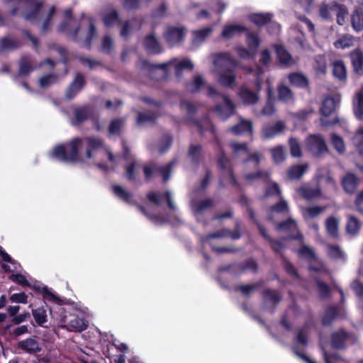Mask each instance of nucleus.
<instances>
[{
  "label": "nucleus",
  "instance_id": "obj_56",
  "mask_svg": "<svg viewBox=\"0 0 363 363\" xmlns=\"http://www.w3.org/2000/svg\"><path fill=\"white\" fill-rule=\"evenodd\" d=\"M269 242L273 252L279 255L281 258L284 259V255L283 252L286 247L285 244L281 240L274 238L270 239Z\"/></svg>",
  "mask_w": 363,
  "mask_h": 363
},
{
  "label": "nucleus",
  "instance_id": "obj_51",
  "mask_svg": "<svg viewBox=\"0 0 363 363\" xmlns=\"http://www.w3.org/2000/svg\"><path fill=\"white\" fill-rule=\"evenodd\" d=\"M357 101L354 103V113L356 118L360 121L363 120V91H359L356 94Z\"/></svg>",
  "mask_w": 363,
  "mask_h": 363
},
{
  "label": "nucleus",
  "instance_id": "obj_49",
  "mask_svg": "<svg viewBox=\"0 0 363 363\" xmlns=\"http://www.w3.org/2000/svg\"><path fill=\"white\" fill-rule=\"evenodd\" d=\"M262 296L264 300L269 301L274 304L279 303L281 300V296L275 290L265 289L262 292Z\"/></svg>",
  "mask_w": 363,
  "mask_h": 363
},
{
  "label": "nucleus",
  "instance_id": "obj_32",
  "mask_svg": "<svg viewBox=\"0 0 363 363\" xmlns=\"http://www.w3.org/2000/svg\"><path fill=\"white\" fill-rule=\"evenodd\" d=\"M277 99L283 103H288L294 100V94L291 89L284 84H279L277 88Z\"/></svg>",
  "mask_w": 363,
  "mask_h": 363
},
{
  "label": "nucleus",
  "instance_id": "obj_2",
  "mask_svg": "<svg viewBox=\"0 0 363 363\" xmlns=\"http://www.w3.org/2000/svg\"><path fill=\"white\" fill-rule=\"evenodd\" d=\"M213 62L216 66L225 67V72L221 73L218 77V82L224 87L233 88L236 84V76L234 70L238 67V62L228 52H218L215 54Z\"/></svg>",
  "mask_w": 363,
  "mask_h": 363
},
{
  "label": "nucleus",
  "instance_id": "obj_31",
  "mask_svg": "<svg viewBox=\"0 0 363 363\" xmlns=\"http://www.w3.org/2000/svg\"><path fill=\"white\" fill-rule=\"evenodd\" d=\"M273 17L271 13H255L249 16V20L258 27L267 25Z\"/></svg>",
  "mask_w": 363,
  "mask_h": 363
},
{
  "label": "nucleus",
  "instance_id": "obj_48",
  "mask_svg": "<svg viewBox=\"0 0 363 363\" xmlns=\"http://www.w3.org/2000/svg\"><path fill=\"white\" fill-rule=\"evenodd\" d=\"M335 3V1H333L330 4L323 3L320 5L318 13L321 18L324 20L332 19L330 11H334Z\"/></svg>",
  "mask_w": 363,
  "mask_h": 363
},
{
  "label": "nucleus",
  "instance_id": "obj_38",
  "mask_svg": "<svg viewBox=\"0 0 363 363\" xmlns=\"http://www.w3.org/2000/svg\"><path fill=\"white\" fill-rule=\"evenodd\" d=\"M213 28L211 26L204 27L193 31V43H201L211 35Z\"/></svg>",
  "mask_w": 363,
  "mask_h": 363
},
{
  "label": "nucleus",
  "instance_id": "obj_27",
  "mask_svg": "<svg viewBox=\"0 0 363 363\" xmlns=\"http://www.w3.org/2000/svg\"><path fill=\"white\" fill-rule=\"evenodd\" d=\"M230 131L234 135L249 134L253 133L252 123L250 121L242 119L238 123L230 128Z\"/></svg>",
  "mask_w": 363,
  "mask_h": 363
},
{
  "label": "nucleus",
  "instance_id": "obj_19",
  "mask_svg": "<svg viewBox=\"0 0 363 363\" xmlns=\"http://www.w3.org/2000/svg\"><path fill=\"white\" fill-rule=\"evenodd\" d=\"M277 59L281 65L289 67L295 64L292 55L283 45L274 44L273 45Z\"/></svg>",
  "mask_w": 363,
  "mask_h": 363
},
{
  "label": "nucleus",
  "instance_id": "obj_26",
  "mask_svg": "<svg viewBox=\"0 0 363 363\" xmlns=\"http://www.w3.org/2000/svg\"><path fill=\"white\" fill-rule=\"evenodd\" d=\"M206 85V81L201 74H196L190 82L185 83L186 90L191 94H197Z\"/></svg>",
  "mask_w": 363,
  "mask_h": 363
},
{
  "label": "nucleus",
  "instance_id": "obj_52",
  "mask_svg": "<svg viewBox=\"0 0 363 363\" xmlns=\"http://www.w3.org/2000/svg\"><path fill=\"white\" fill-rule=\"evenodd\" d=\"M238 269L240 272H245L247 271H251L252 272H257L258 270V264L256 260L253 258H249L238 264Z\"/></svg>",
  "mask_w": 363,
  "mask_h": 363
},
{
  "label": "nucleus",
  "instance_id": "obj_22",
  "mask_svg": "<svg viewBox=\"0 0 363 363\" xmlns=\"http://www.w3.org/2000/svg\"><path fill=\"white\" fill-rule=\"evenodd\" d=\"M239 97L246 105H254L258 102L259 99L258 92L253 91L244 86L239 88Z\"/></svg>",
  "mask_w": 363,
  "mask_h": 363
},
{
  "label": "nucleus",
  "instance_id": "obj_46",
  "mask_svg": "<svg viewBox=\"0 0 363 363\" xmlns=\"http://www.w3.org/2000/svg\"><path fill=\"white\" fill-rule=\"evenodd\" d=\"M32 315L35 323L41 327L48 321L47 311L43 306L32 310Z\"/></svg>",
  "mask_w": 363,
  "mask_h": 363
},
{
  "label": "nucleus",
  "instance_id": "obj_28",
  "mask_svg": "<svg viewBox=\"0 0 363 363\" xmlns=\"http://www.w3.org/2000/svg\"><path fill=\"white\" fill-rule=\"evenodd\" d=\"M247 31H248V28L243 25L230 24L223 27L221 36L225 39H230L238 33Z\"/></svg>",
  "mask_w": 363,
  "mask_h": 363
},
{
  "label": "nucleus",
  "instance_id": "obj_61",
  "mask_svg": "<svg viewBox=\"0 0 363 363\" xmlns=\"http://www.w3.org/2000/svg\"><path fill=\"white\" fill-rule=\"evenodd\" d=\"M323 357L325 363H337L338 362H345V359L337 353L329 352L325 349H323Z\"/></svg>",
  "mask_w": 363,
  "mask_h": 363
},
{
  "label": "nucleus",
  "instance_id": "obj_37",
  "mask_svg": "<svg viewBox=\"0 0 363 363\" xmlns=\"http://www.w3.org/2000/svg\"><path fill=\"white\" fill-rule=\"evenodd\" d=\"M339 221L334 216L328 217L325 220V228L328 235L333 238H338Z\"/></svg>",
  "mask_w": 363,
  "mask_h": 363
},
{
  "label": "nucleus",
  "instance_id": "obj_36",
  "mask_svg": "<svg viewBox=\"0 0 363 363\" xmlns=\"http://www.w3.org/2000/svg\"><path fill=\"white\" fill-rule=\"evenodd\" d=\"M19 347L28 353H36L41 350L39 343L33 338H27L19 342Z\"/></svg>",
  "mask_w": 363,
  "mask_h": 363
},
{
  "label": "nucleus",
  "instance_id": "obj_24",
  "mask_svg": "<svg viewBox=\"0 0 363 363\" xmlns=\"http://www.w3.org/2000/svg\"><path fill=\"white\" fill-rule=\"evenodd\" d=\"M173 60H175L173 64L174 74L178 79L183 77L184 71H191L194 69V64L189 59L185 58L180 61H177V59H173Z\"/></svg>",
  "mask_w": 363,
  "mask_h": 363
},
{
  "label": "nucleus",
  "instance_id": "obj_4",
  "mask_svg": "<svg viewBox=\"0 0 363 363\" xmlns=\"http://www.w3.org/2000/svg\"><path fill=\"white\" fill-rule=\"evenodd\" d=\"M186 29L183 26H169L163 33V38L169 47L181 45L185 38Z\"/></svg>",
  "mask_w": 363,
  "mask_h": 363
},
{
  "label": "nucleus",
  "instance_id": "obj_29",
  "mask_svg": "<svg viewBox=\"0 0 363 363\" xmlns=\"http://www.w3.org/2000/svg\"><path fill=\"white\" fill-rule=\"evenodd\" d=\"M86 141L87 143L86 157L87 159H91L93 157L92 152L101 149L104 145V142L102 139L94 136L87 137Z\"/></svg>",
  "mask_w": 363,
  "mask_h": 363
},
{
  "label": "nucleus",
  "instance_id": "obj_59",
  "mask_svg": "<svg viewBox=\"0 0 363 363\" xmlns=\"http://www.w3.org/2000/svg\"><path fill=\"white\" fill-rule=\"evenodd\" d=\"M32 71L33 67L30 61L26 57L21 58L19 62V75L27 76Z\"/></svg>",
  "mask_w": 363,
  "mask_h": 363
},
{
  "label": "nucleus",
  "instance_id": "obj_18",
  "mask_svg": "<svg viewBox=\"0 0 363 363\" xmlns=\"http://www.w3.org/2000/svg\"><path fill=\"white\" fill-rule=\"evenodd\" d=\"M290 84L296 88L309 89L310 82L306 75L301 72H294L287 76Z\"/></svg>",
  "mask_w": 363,
  "mask_h": 363
},
{
  "label": "nucleus",
  "instance_id": "obj_15",
  "mask_svg": "<svg viewBox=\"0 0 363 363\" xmlns=\"http://www.w3.org/2000/svg\"><path fill=\"white\" fill-rule=\"evenodd\" d=\"M354 73L358 76H363V51L360 48L352 50L349 54Z\"/></svg>",
  "mask_w": 363,
  "mask_h": 363
},
{
  "label": "nucleus",
  "instance_id": "obj_54",
  "mask_svg": "<svg viewBox=\"0 0 363 363\" xmlns=\"http://www.w3.org/2000/svg\"><path fill=\"white\" fill-rule=\"evenodd\" d=\"M298 255L299 257L306 259L308 262L315 261L317 259L314 250L307 245L301 247L298 250Z\"/></svg>",
  "mask_w": 363,
  "mask_h": 363
},
{
  "label": "nucleus",
  "instance_id": "obj_42",
  "mask_svg": "<svg viewBox=\"0 0 363 363\" xmlns=\"http://www.w3.org/2000/svg\"><path fill=\"white\" fill-rule=\"evenodd\" d=\"M112 191L116 196L127 203H132V194L120 185L113 184Z\"/></svg>",
  "mask_w": 363,
  "mask_h": 363
},
{
  "label": "nucleus",
  "instance_id": "obj_35",
  "mask_svg": "<svg viewBox=\"0 0 363 363\" xmlns=\"http://www.w3.org/2000/svg\"><path fill=\"white\" fill-rule=\"evenodd\" d=\"M351 24L354 30L357 33L363 30V11L361 9H355L351 16Z\"/></svg>",
  "mask_w": 363,
  "mask_h": 363
},
{
  "label": "nucleus",
  "instance_id": "obj_45",
  "mask_svg": "<svg viewBox=\"0 0 363 363\" xmlns=\"http://www.w3.org/2000/svg\"><path fill=\"white\" fill-rule=\"evenodd\" d=\"M263 285V281H259L252 284L238 285L235 287V291H239L245 296H249L253 291H257Z\"/></svg>",
  "mask_w": 363,
  "mask_h": 363
},
{
  "label": "nucleus",
  "instance_id": "obj_39",
  "mask_svg": "<svg viewBox=\"0 0 363 363\" xmlns=\"http://www.w3.org/2000/svg\"><path fill=\"white\" fill-rule=\"evenodd\" d=\"M308 169L306 164L291 166L287 171L288 177L291 180L300 179Z\"/></svg>",
  "mask_w": 363,
  "mask_h": 363
},
{
  "label": "nucleus",
  "instance_id": "obj_1",
  "mask_svg": "<svg viewBox=\"0 0 363 363\" xmlns=\"http://www.w3.org/2000/svg\"><path fill=\"white\" fill-rule=\"evenodd\" d=\"M3 4L11 16H21L31 23L38 19L43 5L40 0H3Z\"/></svg>",
  "mask_w": 363,
  "mask_h": 363
},
{
  "label": "nucleus",
  "instance_id": "obj_30",
  "mask_svg": "<svg viewBox=\"0 0 363 363\" xmlns=\"http://www.w3.org/2000/svg\"><path fill=\"white\" fill-rule=\"evenodd\" d=\"M188 157L191 164L197 167L203 160L201 145L199 144L190 145L188 150Z\"/></svg>",
  "mask_w": 363,
  "mask_h": 363
},
{
  "label": "nucleus",
  "instance_id": "obj_40",
  "mask_svg": "<svg viewBox=\"0 0 363 363\" xmlns=\"http://www.w3.org/2000/svg\"><path fill=\"white\" fill-rule=\"evenodd\" d=\"M87 325L83 318H80L78 316L73 317L72 319L67 322V328L69 331L81 332L86 330Z\"/></svg>",
  "mask_w": 363,
  "mask_h": 363
},
{
  "label": "nucleus",
  "instance_id": "obj_50",
  "mask_svg": "<svg viewBox=\"0 0 363 363\" xmlns=\"http://www.w3.org/2000/svg\"><path fill=\"white\" fill-rule=\"evenodd\" d=\"M125 119L123 118H116L111 121L108 125V132L112 135H119L124 127Z\"/></svg>",
  "mask_w": 363,
  "mask_h": 363
},
{
  "label": "nucleus",
  "instance_id": "obj_34",
  "mask_svg": "<svg viewBox=\"0 0 363 363\" xmlns=\"http://www.w3.org/2000/svg\"><path fill=\"white\" fill-rule=\"evenodd\" d=\"M333 74L340 81H345L347 79V69L342 60H335L333 63Z\"/></svg>",
  "mask_w": 363,
  "mask_h": 363
},
{
  "label": "nucleus",
  "instance_id": "obj_62",
  "mask_svg": "<svg viewBox=\"0 0 363 363\" xmlns=\"http://www.w3.org/2000/svg\"><path fill=\"white\" fill-rule=\"evenodd\" d=\"M273 213H281L289 211V206L287 202L282 198H279V201L269 208Z\"/></svg>",
  "mask_w": 363,
  "mask_h": 363
},
{
  "label": "nucleus",
  "instance_id": "obj_63",
  "mask_svg": "<svg viewBox=\"0 0 363 363\" xmlns=\"http://www.w3.org/2000/svg\"><path fill=\"white\" fill-rule=\"evenodd\" d=\"M55 13V7L52 6L49 12L46 16V18L45 19L44 22L43 23L41 26V33H46L48 31L50 30L51 26H52V21L53 18V16Z\"/></svg>",
  "mask_w": 363,
  "mask_h": 363
},
{
  "label": "nucleus",
  "instance_id": "obj_53",
  "mask_svg": "<svg viewBox=\"0 0 363 363\" xmlns=\"http://www.w3.org/2000/svg\"><path fill=\"white\" fill-rule=\"evenodd\" d=\"M102 21L106 27H111L115 23H121L118 12L116 10H112L111 12L105 14Z\"/></svg>",
  "mask_w": 363,
  "mask_h": 363
},
{
  "label": "nucleus",
  "instance_id": "obj_57",
  "mask_svg": "<svg viewBox=\"0 0 363 363\" xmlns=\"http://www.w3.org/2000/svg\"><path fill=\"white\" fill-rule=\"evenodd\" d=\"M289 145L290 148V153L292 157H300L302 156L301 147L298 139L294 138H289Z\"/></svg>",
  "mask_w": 363,
  "mask_h": 363
},
{
  "label": "nucleus",
  "instance_id": "obj_47",
  "mask_svg": "<svg viewBox=\"0 0 363 363\" xmlns=\"http://www.w3.org/2000/svg\"><path fill=\"white\" fill-rule=\"evenodd\" d=\"M246 40L247 48L256 54L261 43V40L258 35L255 33L247 32L246 34Z\"/></svg>",
  "mask_w": 363,
  "mask_h": 363
},
{
  "label": "nucleus",
  "instance_id": "obj_6",
  "mask_svg": "<svg viewBox=\"0 0 363 363\" xmlns=\"http://www.w3.org/2000/svg\"><path fill=\"white\" fill-rule=\"evenodd\" d=\"M277 230L286 234L287 239L303 240V237L298 228L297 223L291 218L279 223L277 225Z\"/></svg>",
  "mask_w": 363,
  "mask_h": 363
},
{
  "label": "nucleus",
  "instance_id": "obj_7",
  "mask_svg": "<svg viewBox=\"0 0 363 363\" xmlns=\"http://www.w3.org/2000/svg\"><path fill=\"white\" fill-rule=\"evenodd\" d=\"M308 150L315 157H319L328 152L323 137L318 134L311 135L307 140Z\"/></svg>",
  "mask_w": 363,
  "mask_h": 363
},
{
  "label": "nucleus",
  "instance_id": "obj_21",
  "mask_svg": "<svg viewBox=\"0 0 363 363\" xmlns=\"http://www.w3.org/2000/svg\"><path fill=\"white\" fill-rule=\"evenodd\" d=\"M213 206L214 200L211 198L191 201V208L195 216L201 215L203 212L212 208Z\"/></svg>",
  "mask_w": 363,
  "mask_h": 363
},
{
  "label": "nucleus",
  "instance_id": "obj_41",
  "mask_svg": "<svg viewBox=\"0 0 363 363\" xmlns=\"http://www.w3.org/2000/svg\"><path fill=\"white\" fill-rule=\"evenodd\" d=\"M334 11L336 13L337 23L343 26L345 23V18L348 14V9L345 4H339L335 1Z\"/></svg>",
  "mask_w": 363,
  "mask_h": 363
},
{
  "label": "nucleus",
  "instance_id": "obj_58",
  "mask_svg": "<svg viewBox=\"0 0 363 363\" xmlns=\"http://www.w3.org/2000/svg\"><path fill=\"white\" fill-rule=\"evenodd\" d=\"M264 197L277 196L279 198L281 197V191L279 184L276 182H273L268 185L264 191Z\"/></svg>",
  "mask_w": 363,
  "mask_h": 363
},
{
  "label": "nucleus",
  "instance_id": "obj_43",
  "mask_svg": "<svg viewBox=\"0 0 363 363\" xmlns=\"http://www.w3.org/2000/svg\"><path fill=\"white\" fill-rule=\"evenodd\" d=\"M361 228V223L359 220L354 216H349L345 230L347 234L351 235H356L358 234Z\"/></svg>",
  "mask_w": 363,
  "mask_h": 363
},
{
  "label": "nucleus",
  "instance_id": "obj_12",
  "mask_svg": "<svg viewBox=\"0 0 363 363\" xmlns=\"http://www.w3.org/2000/svg\"><path fill=\"white\" fill-rule=\"evenodd\" d=\"M64 15L65 20H64L58 27L60 32L65 33L73 41H77L78 34L80 30V26H77L74 29L71 30L69 28V21L72 18V10L67 9L65 10Z\"/></svg>",
  "mask_w": 363,
  "mask_h": 363
},
{
  "label": "nucleus",
  "instance_id": "obj_25",
  "mask_svg": "<svg viewBox=\"0 0 363 363\" xmlns=\"http://www.w3.org/2000/svg\"><path fill=\"white\" fill-rule=\"evenodd\" d=\"M340 314V309L336 306H329L325 310L321 318V323L323 326H330L337 318Z\"/></svg>",
  "mask_w": 363,
  "mask_h": 363
},
{
  "label": "nucleus",
  "instance_id": "obj_11",
  "mask_svg": "<svg viewBox=\"0 0 363 363\" xmlns=\"http://www.w3.org/2000/svg\"><path fill=\"white\" fill-rule=\"evenodd\" d=\"M143 45L147 52L150 55H160L164 52L163 46L153 32L145 36Z\"/></svg>",
  "mask_w": 363,
  "mask_h": 363
},
{
  "label": "nucleus",
  "instance_id": "obj_10",
  "mask_svg": "<svg viewBox=\"0 0 363 363\" xmlns=\"http://www.w3.org/2000/svg\"><path fill=\"white\" fill-rule=\"evenodd\" d=\"M84 76L79 72L75 74L74 79L66 89L65 97L67 100L73 99L86 86Z\"/></svg>",
  "mask_w": 363,
  "mask_h": 363
},
{
  "label": "nucleus",
  "instance_id": "obj_8",
  "mask_svg": "<svg viewBox=\"0 0 363 363\" xmlns=\"http://www.w3.org/2000/svg\"><path fill=\"white\" fill-rule=\"evenodd\" d=\"M229 163L230 162L227 156L223 152H222L217 160L218 169L221 172V176L223 179H226L227 177L229 178L230 184L233 186L240 189V185L237 180L234 174L233 169L230 166Z\"/></svg>",
  "mask_w": 363,
  "mask_h": 363
},
{
  "label": "nucleus",
  "instance_id": "obj_3",
  "mask_svg": "<svg viewBox=\"0 0 363 363\" xmlns=\"http://www.w3.org/2000/svg\"><path fill=\"white\" fill-rule=\"evenodd\" d=\"M82 143L81 138H74L65 144L57 145L52 149V156L61 162L79 161V149Z\"/></svg>",
  "mask_w": 363,
  "mask_h": 363
},
{
  "label": "nucleus",
  "instance_id": "obj_64",
  "mask_svg": "<svg viewBox=\"0 0 363 363\" xmlns=\"http://www.w3.org/2000/svg\"><path fill=\"white\" fill-rule=\"evenodd\" d=\"M331 141L334 148L339 153L342 154L345 151V143L342 137L335 133H333L331 134Z\"/></svg>",
  "mask_w": 363,
  "mask_h": 363
},
{
  "label": "nucleus",
  "instance_id": "obj_60",
  "mask_svg": "<svg viewBox=\"0 0 363 363\" xmlns=\"http://www.w3.org/2000/svg\"><path fill=\"white\" fill-rule=\"evenodd\" d=\"M97 36V30L92 19L89 20V30L84 39V44L90 47L91 41Z\"/></svg>",
  "mask_w": 363,
  "mask_h": 363
},
{
  "label": "nucleus",
  "instance_id": "obj_9",
  "mask_svg": "<svg viewBox=\"0 0 363 363\" xmlns=\"http://www.w3.org/2000/svg\"><path fill=\"white\" fill-rule=\"evenodd\" d=\"M352 337V334L345 328H339L333 332L330 337V345L333 350H345L347 348V341Z\"/></svg>",
  "mask_w": 363,
  "mask_h": 363
},
{
  "label": "nucleus",
  "instance_id": "obj_17",
  "mask_svg": "<svg viewBox=\"0 0 363 363\" xmlns=\"http://www.w3.org/2000/svg\"><path fill=\"white\" fill-rule=\"evenodd\" d=\"M162 197L165 199L169 208L171 210H175L176 206L172 201L170 191H166L162 195L159 192L151 191L147 193L146 195L147 200L156 206L161 205V199Z\"/></svg>",
  "mask_w": 363,
  "mask_h": 363
},
{
  "label": "nucleus",
  "instance_id": "obj_23",
  "mask_svg": "<svg viewBox=\"0 0 363 363\" xmlns=\"http://www.w3.org/2000/svg\"><path fill=\"white\" fill-rule=\"evenodd\" d=\"M139 167L137 160H132L124 167V176L128 182L133 183L139 180Z\"/></svg>",
  "mask_w": 363,
  "mask_h": 363
},
{
  "label": "nucleus",
  "instance_id": "obj_20",
  "mask_svg": "<svg viewBox=\"0 0 363 363\" xmlns=\"http://www.w3.org/2000/svg\"><path fill=\"white\" fill-rule=\"evenodd\" d=\"M286 128L283 121H279L274 124L265 125L262 130V135L266 139H271L281 133Z\"/></svg>",
  "mask_w": 363,
  "mask_h": 363
},
{
  "label": "nucleus",
  "instance_id": "obj_55",
  "mask_svg": "<svg viewBox=\"0 0 363 363\" xmlns=\"http://www.w3.org/2000/svg\"><path fill=\"white\" fill-rule=\"evenodd\" d=\"M89 108L85 106L77 108L74 112V119L78 124L86 121L89 118Z\"/></svg>",
  "mask_w": 363,
  "mask_h": 363
},
{
  "label": "nucleus",
  "instance_id": "obj_33",
  "mask_svg": "<svg viewBox=\"0 0 363 363\" xmlns=\"http://www.w3.org/2000/svg\"><path fill=\"white\" fill-rule=\"evenodd\" d=\"M158 113L152 111L139 112L137 116L136 122L138 125L145 123H154L158 118Z\"/></svg>",
  "mask_w": 363,
  "mask_h": 363
},
{
  "label": "nucleus",
  "instance_id": "obj_14",
  "mask_svg": "<svg viewBox=\"0 0 363 363\" xmlns=\"http://www.w3.org/2000/svg\"><path fill=\"white\" fill-rule=\"evenodd\" d=\"M341 186L347 194L355 193L359 184V179L352 172H347L341 179Z\"/></svg>",
  "mask_w": 363,
  "mask_h": 363
},
{
  "label": "nucleus",
  "instance_id": "obj_16",
  "mask_svg": "<svg viewBox=\"0 0 363 363\" xmlns=\"http://www.w3.org/2000/svg\"><path fill=\"white\" fill-rule=\"evenodd\" d=\"M222 96L223 103L217 104L215 110L223 120H226L233 115L235 112V106L227 96L223 95Z\"/></svg>",
  "mask_w": 363,
  "mask_h": 363
},
{
  "label": "nucleus",
  "instance_id": "obj_13",
  "mask_svg": "<svg viewBox=\"0 0 363 363\" xmlns=\"http://www.w3.org/2000/svg\"><path fill=\"white\" fill-rule=\"evenodd\" d=\"M190 121L197 128L201 135H203L205 133L209 132L212 137L216 139V128L207 115L203 116L200 120L191 119Z\"/></svg>",
  "mask_w": 363,
  "mask_h": 363
},
{
  "label": "nucleus",
  "instance_id": "obj_5",
  "mask_svg": "<svg viewBox=\"0 0 363 363\" xmlns=\"http://www.w3.org/2000/svg\"><path fill=\"white\" fill-rule=\"evenodd\" d=\"M336 108V101L333 96L326 97L321 104L320 108V114L323 118H320V123L323 126H330L338 124L340 121L337 117H335L333 120H328L326 117L332 114Z\"/></svg>",
  "mask_w": 363,
  "mask_h": 363
},
{
  "label": "nucleus",
  "instance_id": "obj_44",
  "mask_svg": "<svg viewBox=\"0 0 363 363\" xmlns=\"http://www.w3.org/2000/svg\"><path fill=\"white\" fill-rule=\"evenodd\" d=\"M19 46L18 40L12 39L9 36H5L0 39V52L13 50L18 48Z\"/></svg>",
  "mask_w": 363,
  "mask_h": 363
}]
</instances>
